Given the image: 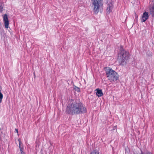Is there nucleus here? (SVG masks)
<instances>
[{
    "label": "nucleus",
    "instance_id": "obj_10",
    "mask_svg": "<svg viewBox=\"0 0 154 154\" xmlns=\"http://www.w3.org/2000/svg\"><path fill=\"white\" fill-rule=\"evenodd\" d=\"M90 154H99V153L97 150H94L92 151Z\"/></svg>",
    "mask_w": 154,
    "mask_h": 154
},
{
    "label": "nucleus",
    "instance_id": "obj_3",
    "mask_svg": "<svg viewBox=\"0 0 154 154\" xmlns=\"http://www.w3.org/2000/svg\"><path fill=\"white\" fill-rule=\"evenodd\" d=\"M129 56V53L125 50L122 49L119 52V57H120V62L121 65H123L127 62Z\"/></svg>",
    "mask_w": 154,
    "mask_h": 154
},
{
    "label": "nucleus",
    "instance_id": "obj_14",
    "mask_svg": "<svg viewBox=\"0 0 154 154\" xmlns=\"http://www.w3.org/2000/svg\"><path fill=\"white\" fill-rule=\"evenodd\" d=\"M141 154H152L151 152H147L145 153V154L143 153H142Z\"/></svg>",
    "mask_w": 154,
    "mask_h": 154
},
{
    "label": "nucleus",
    "instance_id": "obj_13",
    "mask_svg": "<svg viewBox=\"0 0 154 154\" xmlns=\"http://www.w3.org/2000/svg\"><path fill=\"white\" fill-rule=\"evenodd\" d=\"M3 11V7L2 6H0V12H2Z\"/></svg>",
    "mask_w": 154,
    "mask_h": 154
},
{
    "label": "nucleus",
    "instance_id": "obj_1",
    "mask_svg": "<svg viewBox=\"0 0 154 154\" xmlns=\"http://www.w3.org/2000/svg\"><path fill=\"white\" fill-rule=\"evenodd\" d=\"M86 109L81 103H77L72 100L69 101L66 112L72 115L79 114L86 112Z\"/></svg>",
    "mask_w": 154,
    "mask_h": 154
},
{
    "label": "nucleus",
    "instance_id": "obj_9",
    "mask_svg": "<svg viewBox=\"0 0 154 154\" xmlns=\"http://www.w3.org/2000/svg\"><path fill=\"white\" fill-rule=\"evenodd\" d=\"M149 12L152 16L154 15V6H152L150 8Z\"/></svg>",
    "mask_w": 154,
    "mask_h": 154
},
{
    "label": "nucleus",
    "instance_id": "obj_8",
    "mask_svg": "<svg viewBox=\"0 0 154 154\" xmlns=\"http://www.w3.org/2000/svg\"><path fill=\"white\" fill-rule=\"evenodd\" d=\"M96 91H97V92L96 93V95L98 97H101L103 95L102 91L101 90H99L98 89H97L96 90Z\"/></svg>",
    "mask_w": 154,
    "mask_h": 154
},
{
    "label": "nucleus",
    "instance_id": "obj_16",
    "mask_svg": "<svg viewBox=\"0 0 154 154\" xmlns=\"http://www.w3.org/2000/svg\"><path fill=\"white\" fill-rule=\"evenodd\" d=\"M20 150H21V153H22V152H23V151L21 150V149H20Z\"/></svg>",
    "mask_w": 154,
    "mask_h": 154
},
{
    "label": "nucleus",
    "instance_id": "obj_12",
    "mask_svg": "<svg viewBox=\"0 0 154 154\" xmlns=\"http://www.w3.org/2000/svg\"><path fill=\"white\" fill-rule=\"evenodd\" d=\"M74 89L75 90V91H77V92L80 91V89L78 87H77L75 86L74 87Z\"/></svg>",
    "mask_w": 154,
    "mask_h": 154
},
{
    "label": "nucleus",
    "instance_id": "obj_5",
    "mask_svg": "<svg viewBox=\"0 0 154 154\" xmlns=\"http://www.w3.org/2000/svg\"><path fill=\"white\" fill-rule=\"evenodd\" d=\"M113 5L112 1H110L107 5L106 12L107 14H109L112 11Z\"/></svg>",
    "mask_w": 154,
    "mask_h": 154
},
{
    "label": "nucleus",
    "instance_id": "obj_11",
    "mask_svg": "<svg viewBox=\"0 0 154 154\" xmlns=\"http://www.w3.org/2000/svg\"><path fill=\"white\" fill-rule=\"evenodd\" d=\"M3 97V95L1 93V90H0V103H1L2 101V100Z\"/></svg>",
    "mask_w": 154,
    "mask_h": 154
},
{
    "label": "nucleus",
    "instance_id": "obj_7",
    "mask_svg": "<svg viewBox=\"0 0 154 154\" xmlns=\"http://www.w3.org/2000/svg\"><path fill=\"white\" fill-rule=\"evenodd\" d=\"M148 13L146 12H144L141 18V21L142 22H145L148 19Z\"/></svg>",
    "mask_w": 154,
    "mask_h": 154
},
{
    "label": "nucleus",
    "instance_id": "obj_6",
    "mask_svg": "<svg viewBox=\"0 0 154 154\" xmlns=\"http://www.w3.org/2000/svg\"><path fill=\"white\" fill-rule=\"evenodd\" d=\"M3 18V21L4 22L5 27L6 28L8 29L9 28V23L7 15L6 14H4Z\"/></svg>",
    "mask_w": 154,
    "mask_h": 154
},
{
    "label": "nucleus",
    "instance_id": "obj_4",
    "mask_svg": "<svg viewBox=\"0 0 154 154\" xmlns=\"http://www.w3.org/2000/svg\"><path fill=\"white\" fill-rule=\"evenodd\" d=\"M92 3L93 6V10L95 14H97L99 11V8L102 4L101 0H92Z\"/></svg>",
    "mask_w": 154,
    "mask_h": 154
},
{
    "label": "nucleus",
    "instance_id": "obj_17",
    "mask_svg": "<svg viewBox=\"0 0 154 154\" xmlns=\"http://www.w3.org/2000/svg\"><path fill=\"white\" fill-rule=\"evenodd\" d=\"M1 23L0 22V26H1Z\"/></svg>",
    "mask_w": 154,
    "mask_h": 154
},
{
    "label": "nucleus",
    "instance_id": "obj_15",
    "mask_svg": "<svg viewBox=\"0 0 154 154\" xmlns=\"http://www.w3.org/2000/svg\"><path fill=\"white\" fill-rule=\"evenodd\" d=\"M15 131H16V132L17 133H18V130L17 129H15Z\"/></svg>",
    "mask_w": 154,
    "mask_h": 154
},
{
    "label": "nucleus",
    "instance_id": "obj_2",
    "mask_svg": "<svg viewBox=\"0 0 154 154\" xmlns=\"http://www.w3.org/2000/svg\"><path fill=\"white\" fill-rule=\"evenodd\" d=\"M105 71L108 79L110 82H116L118 79V74L112 69L106 67Z\"/></svg>",
    "mask_w": 154,
    "mask_h": 154
}]
</instances>
